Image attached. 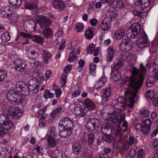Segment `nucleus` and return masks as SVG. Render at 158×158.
I'll return each instance as SVG.
<instances>
[{
  "label": "nucleus",
  "mask_w": 158,
  "mask_h": 158,
  "mask_svg": "<svg viewBox=\"0 0 158 158\" xmlns=\"http://www.w3.org/2000/svg\"><path fill=\"white\" fill-rule=\"evenodd\" d=\"M52 23V21L46 16L41 17L39 19L40 26L42 29L46 27H49Z\"/></svg>",
  "instance_id": "14"
},
{
  "label": "nucleus",
  "mask_w": 158,
  "mask_h": 158,
  "mask_svg": "<svg viewBox=\"0 0 158 158\" xmlns=\"http://www.w3.org/2000/svg\"><path fill=\"white\" fill-rule=\"evenodd\" d=\"M131 146L129 145L128 140H126L124 142L123 144L122 148L124 150H128L129 148V146Z\"/></svg>",
  "instance_id": "59"
},
{
  "label": "nucleus",
  "mask_w": 158,
  "mask_h": 158,
  "mask_svg": "<svg viewBox=\"0 0 158 158\" xmlns=\"http://www.w3.org/2000/svg\"><path fill=\"white\" fill-rule=\"evenodd\" d=\"M66 76L65 74H62L60 77V83L62 87H64L66 83Z\"/></svg>",
  "instance_id": "53"
},
{
  "label": "nucleus",
  "mask_w": 158,
  "mask_h": 158,
  "mask_svg": "<svg viewBox=\"0 0 158 158\" xmlns=\"http://www.w3.org/2000/svg\"><path fill=\"white\" fill-rule=\"evenodd\" d=\"M44 96L45 99H47L49 98H51L53 97L54 94L49 90H46L45 91Z\"/></svg>",
  "instance_id": "47"
},
{
  "label": "nucleus",
  "mask_w": 158,
  "mask_h": 158,
  "mask_svg": "<svg viewBox=\"0 0 158 158\" xmlns=\"http://www.w3.org/2000/svg\"><path fill=\"white\" fill-rule=\"evenodd\" d=\"M117 15L118 12L116 9L112 6H110L107 13V15L108 17H107L110 19L111 21L113 19H115Z\"/></svg>",
  "instance_id": "19"
},
{
  "label": "nucleus",
  "mask_w": 158,
  "mask_h": 158,
  "mask_svg": "<svg viewBox=\"0 0 158 158\" xmlns=\"http://www.w3.org/2000/svg\"><path fill=\"white\" fill-rule=\"evenodd\" d=\"M63 35V31L61 30H58L57 31L55 35V36L57 37L56 39V41L57 42L59 40L60 38L61 39L62 38V35Z\"/></svg>",
  "instance_id": "62"
},
{
  "label": "nucleus",
  "mask_w": 158,
  "mask_h": 158,
  "mask_svg": "<svg viewBox=\"0 0 158 158\" xmlns=\"http://www.w3.org/2000/svg\"><path fill=\"white\" fill-rule=\"evenodd\" d=\"M134 4L137 6L139 7L140 9L142 10V8H145L142 3V0H136Z\"/></svg>",
  "instance_id": "57"
},
{
  "label": "nucleus",
  "mask_w": 158,
  "mask_h": 158,
  "mask_svg": "<svg viewBox=\"0 0 158 158\" xmlns=\"http://www.w3.org/2000/svg\"><path fill=\"white\" fill-rule=\"evenodd\" d=\"M95 45L94 44H90L87 47V52L90 54H93L94 50Z\"/></svg>",
  "instance_id": "48"
},
{
  "label": "nucleus",
  "mask_w": 158,
  "mask_h": 158,
  "mask_svg": "<svg viewBox=\"0 0 158 158\" xmlns=\"http://www.w3.org/2000/svg\"><path fill=\"white\" fill-rule=\"evenodd\" d=\"M107 81V78L104 76H102L95 83L94 87L96 89L101 88L105 84Z\"/></svg>",
  "instance_id": "21"
},
{
  "label": "nucleus",
  "mask_w": 158,
  "mask_h": 158,
  "mask_svg": "<svg viewBox=\"0 0 158 158\" xmlns=\"http://www.w3.org/2000/svg\"><path fill=\"white\" fill-rule=\"evenodd\" d=\"M7 77V73L4 70H0V81Z\"/></svg>",
  "instance_id": "51"
},
{
  "label": "nucleus",
  "mask_w": 158,
  "mask_h": 158,
  "mask_svg": "<svg viewBox=\"0 0 158 158\" xmlns=\"http://www.w3.org/2000/svg\"><path fill=\"white\" fill-rule=\"evenodd\" d=\"M84 27V25L83 24L78 22L76 24L74 28L77 32H80L83 31Z\"/></svg>",
  "instance_id": "45"
},
{
  "label": "nucleus",
  "mask_w": 158,
  "mask_h": 158,
  "mask_svg": "<svg viewBox=\"0 0 158 158\" xmlns=\"http://www.w3.org/2000/svg\"><path fill=\"white\" fill-rule=\"evenodd\" d=\"M134 82V80H130L129 87L125 91L126 99L123 97H119L117 100L118 106H122L126 104L130 107L133 106L134 103L137 100V94L141 83L139 81L137 85Z\"/></svg>",
  "instance_id": "1"
},
{
  "label": "nucleus",
  "mask_w": 158,
  "mask_h": 158,
  "mask_svg": "<svg viewBox=\"0 0 158 158\" xmlns=\"http://www.w3.org/2000/svg\"><path fill=\"white\" fill-rule=\"evenodd\" d=\"M86 142L89 147L93 149H97L100 144L98 140L95 141V136L93 133H90L88 135Z\"/></svg>",
  "instance_id": "9"
},
{
  "label": "nucleus",
  "mask_w": 158,
  "mask_h": 158,
  "mask_svg": "<svg viewBox=\"0 0 158 158\" xmlns=\"http://www.w3.org/2000/svg\"><path fill=\"white\" fill-rule=\"evenodd\" d=\"M28 88L29 90L31 92L35 94L37 93L38 92L39 86L28 85Z\"/></svg>",
  "instance_id": "50"
},
{
  "label": "nucleus",
  "mask_w": 158,
  "mask_h": 158,
  "mask_svg": "<svg viewBox=\"0 0 158 158\" xmlns=\"http://www.w3.org/2000/svg\"><path fill=\"white\" fill-rule=\"evenodd\" d=\"M107 106L110 110L108 113L109 115L108 116V120L112 121V123H117L119 124L123 121L122 130L124 131H127L128 128L127 123L124 120L125 114H120L122 112L121 108L115 107L111 105H108Z\"/></svg>",
  "instance_id": "3"
},
{
  "label": "nucleus",
  "mask_w": 158,
  "mask_h": 158,
  "mask_svg": "<svg viewBox=\"0 0 158 158\" xmlns=\"http://www.w3.org/2000/svg\"><path fill=\"white\" fill-rule=\"evenodd\" d=\"M139 7H135L133 10V13L134 15H135L141 18H144V17H145L147 14V13L143 11V8H142V10L140 9V10H139Z\"/></svg>",
  "instance_id": "27"
},
{
  "label": "nucleus",
  "mask_w": 158,
  "mask_h": 158,
  "mask_svg": "<svg viewBox=\"0 0 158 158\" xmlns=\"http://www.w3.org/2000/svg\"><path fill=\"white\" fill-rule=\"evenodd\" d=\"M28 95V93L21 94L19 91L17 92L16 95L15 96V98L13 102V104L18 105L21 103L25 99V96Z\"/></svg>",
  "instance_id": "18"
},
{
  "label": "nucleus",
  "mask_w": 158,
  "mask_h": 158,
  "mask_svg": "<svg viewBox=\"0 0 158 158\" xmlns=\"http://www.w3.org/2000/svg\"><path fill=\"white\" fill-rule=\"evenodd\" d=\"M139 113L140 116L142 118H148L149 115L148 110L144 109H140Z\"/></svg>",
  "instance_id": "41"
},
{
  "label": "nucleus",
  "mask_w": 158,
  "mask_h": 158,
  "mask_svg": "<svg viewBox=\"0 0 158 158\" xmlns=\"http://www.w3.org/2000/svg\"><path fill=\"white\" fill-rule=\"evenodd\" d=\"M114 34L118 39H120L125 35V31L123 29H120L115 31Z\"/></svg>",
  "instance_id": "36"
},
{
  "label": "nucleus",
  "mask_w": 158,
  "mask_h": 158,
  "mask_svg": "<svg viewBox=\"0 0 158 158\" xmlns=\"http://www.w3.org/2000/svg\"><path fill=\"white\" fill-rule=\"evenodd\" d=\"M37 4L36 2H29L26 4L25 5L26 8L32 10L34 9H36L37 7Z\"/></svg>",
  "instance_id": "43"
},
{
  "label": "nucleus",
  "mask_w": 158,
  "mask_h": 158,
  "mask_svg": "<svg viewBox=\"0 0 158 158\" xmlns=\"http://www.w3.org/2000/svg\"><path fill=\"white\" fill-rule=\"evenodd\" d=\"M126 5V1L125 0H119L117 2L116 6L120 9L123 8Z\"/></svg>",
  "instance_id": "49"
},
{
  "label": "nucleus",
  "mask_w": 158,
  "mask_h": 158,
  "mask_svg": "<svg viewBox=\"0 0 158 158\" xmlns=\"http://www.w3.org/2000/svg\"><path fill=\"white\" fill-rule=\"evenodd\" d=\"M29 59V63L31 66L33 67H37L39 66L40 62L38 60H35V58H28Z\"/></svg>",
  "instance_id": "39"
},
{
  "label": "nucleus",
  "mask_w": 158,
  "mask_h": 158,
  "mask_svg": "<svg viewBox=\"0 0 158 158\" xmlns=\"http://www.w3.org/2000/svg\"><path fill=\"white\" fill-rule=\"evenodd\" d=\"M136 154L135 150L133 149H131L128 153V156H130V158H133Z\"/></svg>",
  "instance_id": "64"
},
{
  "label": "nucleus",
  "mask_w": 158,
  "mask_h": 158,
  "mask_svg": "<svg viewBox=\"0 0 158 158\" xmlns=\"http://www.w3.org/2000/svg\"><path fill=\"white\" fill-rule=\"evenodd\" d=\"M74 89V91L72 94V96L74 98L77 97L80 94L81 88L79 86H76L75 87Z\"/></svg>",
  "instance_id": "40"
},
{
  "label": "nucleus",
  "mask_w": 158,
  "mask_h": 158,
  "mask_svg": "<svg viewBox=\"0 0 158 158\" xmlns=\"http://www.w3.org/2000/svg\"><path fill=\"white\" fill-rule=\"evenodd\" d=\"M96 66L95 64L92 63L90 64L89 65V70L90 73L93 76L96 75Z\"/></svg>",
  "instance_id": "46"
},
{
  "label": "nucleus",
  "mask_w": 158,
  "mask_h": 158,
  "mask_svg": "<svg viewBox=\"0 0 158 158\" xmlns=\"http://www.w3.org/2000/svg\"><path fill=\"white\" fill-rule=\"evenodd\" d=\"M115 49V48L111 46L109 47L108 50V55L107 57V60L108 61H111L112 60Z\"/></svg>",
  "instance_id": "28"
},
{
  "label": "nucleus",
  "mask_w": 158,
  "mask_h": 158,
  "mask_svg": "<svg viewBox=\"0 0 158 158\" xmlns=\"http://www.w3.org/2000/svg\"><path fill=\"white\" fill-rule=\"evenodd\" d=\"M85 108L89 110L94 109L95 108V104L89 99H86L84 101Z\"/></svg>",
  "instance_id": "24"
},
{
  "label": "nucleus",
  "mask_w": 158,
  "mask_h": 158,
  "mask_svg": "<svg viewBox=\"0 0 158 158\" xmlns=\"http://www.w3.org/2000/svg\"><path fill=\"white\" fill-rule=\"evenodd\" d=\"M111 22L110 19L105 18L100 25V28L104 31L108 30L111 27Z\"/></svg>",
  "instance_id": "17"
},
{
  "label": "nucleus",
  "mask_w": 158,
  "mask_h": 158,
  "mask_svg": "<svg viewBox=\"0 0 158 158\" xmlns=\"http://www.w3.org/2000/svg\"><path fill=\"white\" fill-rule=\"evenodd\" d=\"M31 38L34 41L40 44H43L44 42V38L40 35H34L33 37L32 36Z\"/></svg>",
  "instance_id": "38"
},
{
  "label": "nucleus",
  "mask_w": 158,
  "mask_h": 158,
  "mask_svg": "<svg viewBox=\"0 0 158 158\" xmlns=\"http://www.w3.org/2000/svg\"><path fill=\"white\" fill-rule=\"evenodd\" d=\"M71 130L68 129L60 131L59 134L60 136L63 138L68 137L71 134Z\"/></svg>",
  "instance_id": "33"
},
{
  "label": "nucleus",
  "mask_w": 158,
  "mask_h": 158,
  "mask_svg": "<svg viewBox=\"0 0 158 158\" xmlns=\"http://www.w3.org/2000/svg\"><path fill=\"white\" fill-rule=\"evenodd\" d=\"M43 53L41 54L42 59L45 63L48 64L51 60L52 57V55L50 52L46 50H43Z\"/></svg>",
  "instance_id": "22"
},
{
  "label": "nucleus",
  "mask_w": 158,
  "mask_h": 158,
  "mask_svg": "<svg viewBox=\"0 0 158 158\" xmlns=\"http://www.w3.org/2000/svg\"><path fill=\"white\" fill-rule=\"evenodd\" d=\"M93 33L92 31L90 29H88L85 31V36L88 39L93 37Z\"/></svg>",
  "instance_id": "58"
},
{
  "label": "nucleus",
  "mask_w": 158,
  "mask_h": 158,
  "mask_svg": "<svg viewBox=\"0 0 158 158\" xmlns=\"http://www.w3.org/2000/svg\"><path fill=\"white\" fill-rule=\"evenodd\" d=\"M51 158H65V155L62 151L56 149L52 152Z\"/></svg>",
  "instance_id": "25"
},
{
  "label": "nucleus",
  "mask_w": 158,
  "mask_h": 158,
  "mask_svg": "<svg viewBox=\"0 0 158 158\" xmlns=\"http://www.w3.org/2000/svg\"><path fill=\"white\" fill-rule=\"evenodd\" d=\"M111 94V91L109 88H107L103 91L102 100L103 102H106L109 99Z\"/></svg>",
  "instance_id": "23"
},
{
  "label": "nucleus",
  "mask_w": 158,
  "mask_h": 158,
  "mask_svg": "<svg viewBox=\"0 0 158 158\" xmlns=\"http://www.w3.org/2000/svg\"><path fill=\"white\" fill-rule=\"evenodd\" d=\"M100 125V122L99 119L90 118L87 121L85 127L88 130H93L96 127H98Z\"/></svg>",
  "instance_id": "10"
},
{
  "label": "nucleus",
  "mask_w": 158,
  "mask_h": 158,
  "mask_svg": "<svg viewBox=\"0 0 158 158\" xmlns=\"http://www.w3.org/2000/svg\"><path fill=\"white\" fill-rule=\"evenodd\" d=\"M154 78L152 77H149L146 82V85L147 87H150L152 86L154 83Z\"/></svg>",
  "instance_id": "54"
},
{
  "label": "nucleus",
  "mask_w": 158,
  "mask_h": 158,
  "mask_svg": "<svg viewBox=\"0 0 158 158\" xmlns=\"http://www.w3.org/2000/svg\"><path fill=\"white\" fill-rule=\"evenodd\" d=\"M128 140L129 145L131 146L133 144H135L137 142V139L135 138L133 136H130L129 137V140Z\"/></svg>",
  "instance_id": "52"
},
{
  "label": "nucleus",
  "mask_w": 158,
  "mask_h": 158,
  "mask_svg": "<svg viewBox=\"0 0 158 158\" xmlns=\"http://www.w3.org/2000/svg\"><path fill=\"white\" fill-rule=\"evenodd\" d=\"M29 85L39 86V82L36 79L33 78L30 81Z\"/></svg>",
  "instance_id": "56"
},
{
  "label": "nucleus",
  "mask_w": 158,
  "mask_h": 158,
  "mask_svg": "<svg viewBox=\"0 0 158 158\" xmlns=\"http://www.w3.org/2000/svg\"><path fill=\"white\" fill-rule=\"evenodd\" d=\"M10 39V35L8 32L4 33L1 36V39L3 42L9 41Z\"/></svg>",
  "instance_id": "37"
},
{
  "label": "nucleus",
  "mask_w": 158,
  "mask_h": 158,
  "mask_svg": "<svg viewBox=\"0 0 158 158\" xmlns=\"http://www.w3.org/2000/svg\"><path fill=\"white\" fill-rule=\"evenodd\" d=\"M43 50L37 46H28L26 49V55L28 58L34 57L35 59L40 56Z\"/></svg>",
  "instance_id": "6"
},
{
  "label": "nucleus",
  "mask_w": 158,
  "mask_h": 158,
  "mask_svg": "<svg viewBox=\"0 0 158 158\" xmlns=\"http://www.w3.org/2000/svg\"><path fill=\"white\" fill-rule=\"evenodd\" d=\"M13 127V123L11 120L6 115H0V128L6 130L11 129Z\"/></svg>",
  "instance_id": "7"
},
{
  "label": "nucleus",
  "mask_w": 158,
  "mask_h": 158,
  "mask_svg": "<svg viewBox=\"0 0 158 158\" xmlns=\"http://www.w3.org/2000/svg\"><path fill=\"white\" fill-rule=\"evenodd\" d=\"M123 66V62L119 61L116 63H114L111 65V78L113 81H117L121 78V74L118 70L120 69Z\"/></svg>",
  "instance_id": "5"
},
{
  "label": "nucleus",
  "mask_w": 158,
  "mask_h": 158,
  "mask_svg": "<svg viewBox=\"0 0 158 158\" xmlns=\"http://www.w3.org/2000/svg\"><path fill=\"white\" fill-rule=\"evenodd\" d=\"M115 140L117 141H120L122 139V137L121 132L120 131H118L117 132L115 137Z\"/></svg>",
  "instance_id": "63"
},
{
  "label": "nucleus",
  "mask_w": 158,
  "mask_h": 158,
  "mask_svg": "<svg viewBox=\"0 0 158 158\" xmlns=\"http://www.w3.org/2000/svg\"><path fill=\"white\" fill-rule=\"evenodd\" d=\"M8 111V114L14 119H18L22 115L21 110L17 106L11 107L9 109Z\"/></svg>",
  "instance_id": "12"
},
{
  "label": "nucleus",
  "mask_w": 158,
  "mask_h": 158,
  "mask_svg": "<svg viewBox=\"0 0 158 158\" xmlns=\"http://www.w3.org/2000/svg\"><path fill=\"white\" fill-rule=\"evenodd\" d=\"M13 64L14 68L17 72H22L26 70L27 64L24 60L16 59L14 61Z\"/></svg>",
  "instance_id": "8"
},
{
  "label": "nucleus",
  "mask_w": 158,
  "mask_h": 158,
  "mask_svg": "<svg viewBox=\"0 0 158 158\" xmlns=\"http://www.w3.org/2000/svg\"><path fill=\"white\" fill-rule=\"evenodd\" d=\"M12 8L10 6H7L5 7L4 10L2 11L1 13L2 16H6L8 15L11 13Z\"/></svg>",
  "instance_id": "32"
},
{
  "label": "nucleus",
  "mask_w": 158,
  "mask_h": 158,
  "mask_svg": "<svg viewBox=\"0 0 158 158\" xmlns=\"http://www.w3.org/2000/svg\"><path fill=\"white\" fill-rule=\"evenodd\" d=\"M141 27L138 23H133L128 28L127 32V35L128 38H137L141 36L136 40V44L140 48H144L147 47L148 43L147 40V36L144 32L140 33Z\"/></svg>",
  "instance_id": "2"
},
{
  "label": "nucleus",
  "mask_w": 158,
  "mask_h": 158,
  "mask_svg": "<svg viewBox=\"0 0 158 158\" xmlns=\"http://www.w3.org/2000/svg\"><path fill=\"white\" fill-rule=\"evenodd\" d=\"M75 111L77 115L82 117L85 115L86 110L85 108L78 107L76 108Z\"/></svg>",
  "instance_id": "31"
},
{
  "label": "nucleus",
  "mask_w": 158,
  "mask_h": 158,
  "mask_svg": "<svg viewBox=\"0 0 158 158\" xmlns=\"http://www.w3.org/2000/svg\"><path fill=\"white\" fill-rule=\"evenodd\" d=\"M151 64L150 62H148L146 64V66L144 67L142 63L140 64L139 65L140 69L138 70L135 67H133L130 69V72L132 76L130 78V80L133 79L135 80L134 82L138 85V82L140 81L141 85L143 80V76L146 73V69L148 67V69L151 68Z\"/></svg>",
  "instance_id": "4"
},
{
  "label": "nucleus",
  "mask_w": 158,
  "mask_h": 158,
  "mask_svg": "<svg viewBox=\"0 0 158 158\" xmlns=\"http://www.w3.org/2000/svg\"><path fill=\"white\" fill-rule=\"evenodd\" d=\"M75 50H73L72 52L70 53L69 56V58L68 59V61L69 62H73L74 60L75 61L77 59L76 56L75 54Z\"/></svg>",
  "instance_id": "44"
},
{
  "label": "nucleus",
  "mask_w": 158,
  "mask_h": 158,
  "mask_svg": "<svg viewBox=\"0 0 158 158\" xmlns=\"http://www.w3.org/2000/svg\"><path fill=\"white\" fill-rule=\"evenodd\" d=\"M144 124L142 126L141 130L143 133L146 135L150 132L152 122L150 119H148L144 120Z\"/></svg>",
  "instance_id": "15"
},
{
  "label": "nucleus",
  "mask_w": 158,
  "mask_h": 158,
  "mask_svg": "<svg viewBox=\"0 0 158 158\" xmlns=\"http://www.w3.org/2000/svg\"><path fill=\"white\" fill-rule=\"evenodd\" d=\"M74 126L73 121L68 118H64L60 121L59 126L64 128L71 130Z\"/></svg>",
  "instance_id": "11"
},
{
  "label": "nucleus",
  "mask_w": 158,
  "mask_h": 158,
  "mask_svg": "<svg viewBox=\"0 0 158 158\" xmlns=\"http://www.w3.org/2000/svg\"><path fill=\"white\" fill-rule=\"evenodd\" d=\"M81 145L78 142H75L72 145L73 151L75 155H77L80 152Z\"/></svg>",
  "instance_id": "30"
},
{
  "label": "nucleus",
  "mask_w": 158,
  "mask_h": 158,
  "mask_svg": "<svg viewBox=\"0 0 158 158\" xmlns=\"http://www.w3.org/2000/svg\"><path fill=\"white\" fill-rule=\"evenodd\" d=\"M131 42L128 39L122 40L119 44L120 49L124 51L129 50L131 48Z\"/></svg>",
  "instance_id": "16"
},
{
  "label": "nucleus",
  "mask_w": 158,
  "mask_h": 158,
  "mask_svg": "<svg viewBox=\"0 0 158 158\" xmlns=\"http://www.w3.org/2000/svg\"><path fill=\"white\" fill-rule=\"evenodd\" d=\"M9 3L15 8L19 7L22 4L21 0H9Z\"/></svg>",
  "instance_id": "42"
},
{
  "label": "nucleus",
  "mask_w": 158,
  "mask_h": 158,
  "mask_svg": "<svg viewBox=\"0 0 158 158\" xmlns=\"http://www.w3.org/2000/svg\"><path fill=\"white\" fill-rule=\"evenodd\" d=\"M52 6L56 9L62 10L65 7V4L61 0H53Z\"/></svg>",
  "instance_id": "20"
},
{
  "label": "nucleus",
  "mask_w": 158,
  "mask_h": 158,
  "mask_svg": "<svg viewBox=\"0 0 158 158\" xmlns=\"http://www.w3.org/2000/svg\"><path fill=\"white\" fill-rule=\"evenodd\" d=\"M17 92L14 89L9 90L7 95V98L8 101L12 104L15 99V96Z\"/></svg>",
  "instance_id": "26"
},
{
  "label": "nucleus",
  "mask_w": 158,
  "mask_h": 158,
  "mask_svg": "<svg viewBox=\"0 0 158 158\" xmlns=\"http://www.w3.org/2000/svg\"><path fill=\"white\" fill-rule=\"evenodd\" d=\"M49 136H52V137H54L56 138V129L55 127H51L49 129Z\"/></svg>",
  "instance_id": "55"
},
{
  "label": "nucleus",
  "mask_w": 158,
  "mask_h": 158,
  "mask_svg": "<svg viewBox=\"0 0 158 158\" xmlns=\"http://www.w3.org/2000/svg\"><path fill=\"white\" fill-rule=\"evenodd\" d=\"M146 96L148 98H151L154 96V92L152 90H148L146 93Z\"/></svg>",
  "instance_id": "61"
},
{
  "label": "nucleus",
  "mask_w": 158,
  "mask_h": 158,
  "mask_svg": "<svg viewBox=\"0 0 158 158\" xmlns=\"http://www.w3.org/2000/svg\"><path fill=\"white\" fill-rule=\"evenodd\" d=\"M137 155L138 158H144L145 156L144 151L142 149H140L138 151Z\"/></svg>",
  "instance_id": "60"
},
{
  "label": "nucleus",
  "mask_w": 158,
  "mask_h": 158,
  "mask_svg": "<svg viewBox=\"0 0 158 158\" xmlns=\"http://www.w3.org/2000/svg\"><path fill=\"white\" fill-rule=\"evenodd\" d=\"M120 58L128 62H135L137 59V56L134 53L130 52H126L121 54Z\"/></svg>",
  "instance_id": "13"
},
{
  "label": "nucleus",
  "mask_w": 158,
  "mask_h": 158,
  "mask_svg": "<svg viewBox=\"0 0 158 158\" xmlns=\"http://www.w3.org/2000/svg\"><path fill=\"white\" fill-rule=\"evenodd\" d=\"M53 137H54L49 136L48 139V146L52 148H56L58 143L57 141L55 140Z\"/></svg>",
  "instance_id": "29"
},
{
  "label": "nucleus",
  "mask_w": 158,
  "mask_h": 158,
  "mask_svg": "<svg viewBox=\"0 0 158 158\" xmlns=\"http://www.w3.org/2000/svg\"><path fill=\"white\" fill-rule=\"evenodd\" d=\"M44 36L47 38H51L53 35L52 29L49 27L46 28L43 30Z\"/></svg>",
  "instance_id": "34"
},
{
  "label": "nucleus",
  "mask_w": 158,
  "mask_h": 158,
  "mask_svg": "<svg viewBox=\"0 0 158 158\" xmlns=\"http://www.w3.org/2000/svg\"><path fill=\"white\" fill-rule=\"evenodd\" d=\"M16 90L17 92H21V90H24L25 89V85L23 82H18L15 84Z\"/></svg>",
  "instance_id": "35"
}]
</instances>
